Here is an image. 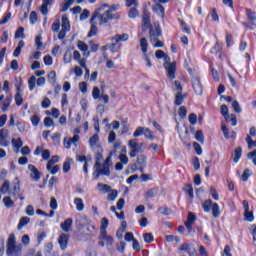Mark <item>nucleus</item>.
Wrapping results in <instances>:
<instances>
[{
    "mask_svg": "<svg viewBox=\"0 0 256 256\" xmlns=\"http://www.w3.org/2000/svg\"><path fill=\"white\" fill-rule=\"evenodd\" d=\"M117 7L115 5L110 6L109 4H102L94 10L90 18V31L88 37H95L99 31V27H106L107 29H113L111 21L119 19V14L115 13Z\"/></svg>",
    "mask_w": 256,
    "mask_h": 256,
    "instance_id": "1",
    "label": "nucleus"
},
{
    "mask_svg": "<svg viewBox=\"0 0 256 256\" xmlns=\"http://www.w3.org/2000/svg\"><path fill=\"white\" fill-rule=\"evenodd\" d=\"M101 161H103V154L98 153L95 158L93 172V176L96 177V179H99L101 175H104L105 177H109V175H111V170L109 169V167L113 165V162L111 161V156L109 155L103 164H101Z\"/></svg>",
    "mask_w": 256,
    "mask_h": 256,
    "instance_id": "2",
    "label": "nucleus"
},
{
    "mask_svg": "<svg viewBox=\"0 0 256 256\" xmlns=\"http://www.w3.org/2000/svg\"><path fill=\"white\" fill-rule=\"evenodd\" d=\"M157 59H164V69L166 70L168 79H175V71H177V63L171 62V57L162 50L155 52Z\"/></svg>",
    "mask_w": 256,
    "mask_h": 256,
    "instance_id": "3",
    "label": "nucleus"
},
{
    "mask_svg": "<svg viewBox=\"0 0 256 256\" xmlns=\"http://www.w3.org/2000/svg\"><path fill=\"white\" fill-rule=\"evenodd\" d=\"M161 35V26L159 23L154 24V28H150L149 32V40L150 43H152L153 47L155 48H161L163 47V42L159 40V37Z\"/></svg>",
    "mask_w": 256,
    "mask_h": 256,
    "instance_id": "4",
    "label": "nucleus"
},
{
    "mask_svg": "<svg viewBox=\"0 0 256 256\" xmlns=\"http://www.w3.org/2000/svg\"><path fill=\"white\" fill-rule=\"evenodd\" d=\"M7 256H21V246H17L15 234H11L7 242Z\"/></svg>",
    "mask_w": 256,
    "mask_h": 256,
    "instance_id": "5",
    "label": "nucleus"
},
{
    "mask_svg": "<svg viewBox=\"0 0 256 256\" xmlns=\"http://www.w3.org/2000/svg\"><path fill=\"white\" fill-rule=\"evenodd\" d=\"M144 145V143H137L135 139L129 140L128 147L130 149V157H137L138 153H143V151H145L143 148Z\"/></svg>",
    "mask_w": 256,
    "mask_h": 256,
    "instance_id": "6",
    "label": "nucleus"
},
{
    "mask_svg": "<svg viewBox=\"0 0 256 256\" xmlns=\"http://www.w3.org/2000/svg\"><path fill=\"white\" fill-rule=\"evenodd\" d=\"M100 241L98 242V245H101L102 247H107L109 251L113 249V237L107 235V230L100 231Z\"/></svg>",
    "mask_w": 256,
    "mask_h": 256,
    "instance_id": "7",
    "label": "nucleus"
},
{
    "mask_svg": "<svg viewBox=\"0 0 256 256\" xmlns=\"http://www.w3.org/2000/svg\"><path fill=\"white\" fill-rule=\"evenodd\" d=\"M141 135H144V137L146 139H149L150 141H153V139H155V135H153V131H151V129L149 128L138 127L133 133V137H141Z\"/></svg>",
    "mask_w": 256,
    "mask_h": 256,
    "instance_id": "8",
    "label": "nucleus"
},
{
    "mask_svg": "<svg viewBox=\"0 0 256 256\" xmlns=\"http://www.w3.org/2000/svg\"><path fill=\"white\" fill-rule=\"evenodd\" d=\"M192 87L196 95H203V84H201V79L194 76L192 78Z\"/></svg>",
    "mask_w": 256,
    "mask_h": 256,
    "instance_id": "9",
    "label": "nucleus"
},
{
    "mask_svg": "<svg viewBox=\"0 0 256 256\" xmlns=\"http://www.w3.org/2000/svg\"><path fill=\"white\" fill-rule=\"evenodd\" d=\"M95 229V226L88 224V226L84 228L78 229L80 237H84V239H91V233Z\"/></svg>",
    "mask_w": 256,
    "mask_h": 256,
    "instance_id": "10",
    "label": "nucleus"
},
{
    "mask_svg": "<svg viewBox=\"0 0 256 256\" xmlns=\"http://www.w3.org/2000/svg\"><path fill=\"white\" fill-rule=\"evenodd\" d=\"M88 225H91V220L87 218V216L80 215L76 219V226L77 229H83L84 227H87Z\"/></svg>",
    "mask_w": 256,
    "mask_h": 256,
    "instance_id": "11",
    "label": "nucleus"
},
{
    "mask_svg": "<svg viewBox=\"0 0 256 256\" xmlns=\"http://www.w3.org/2000/svg\"><path fill=\"white\" fill-rule=\"evenodd\" d=\"M145 167H147V156H138L136 161V168L139 169L140 173H143L145 171Z\"/></svg>",
    "mask_w": 256,
    "mask_h": 256,
    "instance_id": "12",
    "label": "nucleus"
},
{
    "mask_svg": "<svg viewBox=\"0 0 256 256\" xmlns=\"http://www.w3.org/2000/svg\"><path fill=\"white\" fill-rule=\"evenodd\" d=\"M28 170H30V177L33 181H39L41 179V172L35 167V165H28Z\"/></svg>",
    "mask_w": 256,
    "mask_h": 256,
    "instance_id": "13",
    "label": "nucleus"
},
{
    "mask_svg": "<svg viewBox=\"0 0 256 256\" xmlns=\"http://www.w3.org/2000/svg\"><path fill=\"white\" fill-rule=\"evenodd\" d=\"M111 41L112 43H117L118 45L119 43H125L129 41V34L127 33L117 34L114 37H112Z\"/></svg>",
    "mask_w": 256,
    "mask_h": 256,
    "instance_id": "14",
    "label": "nucleus"
},
{
    "mask_svg": "<svg viewBox=\"0 0 256 256\" xmlns=\"http://www.w3.org/2000/svg\"><path fill=\"white\" fill-rule=\"evenodd\" d=\"M58 243L61 249H67V244L69 243V236L67 234H61Z\"/></svg>",
    "mask_w": 256,
    "mask_h": 256,
    "instance_id": "15",
    "label": "nucleus"
},
{
    "mask_svg": "<svg viewBox=\"0 0 256 256\" xmlns=\"http://www.w3.org/2000/svg\"><path fill=\"white\" fill-rule=\"evenodd\" d=\"M71 225H73V219L68 218L63 223L60 224V227L65 233H69L71 230Z\"/></svg>",
    "mask_w": 256,
    "mask_h": 256,
    "instance_id": "16",
    "label": "nucleus"
},
{
    "mask_svg": "<svg viewBox=\"0 0 256 256\" xmlns=\"http://www.w3.org/2000/svg\"><path fill=\"white\" fill-rule=\"evenodd\" d=\"M152 11H154V13H157L158 15H160V17H165V8L163 6H161V4L156 3L153 7H152Z\"/></svg>",
    "mask_w": 256,
    "mask_h": 256,
    "instance_id": "17",
    "label": "nucleus"
},
{
    "mask_svg": "<svg viewBox=\"0 0 256 256\" xmlns=\"http://www.w3.org/2000/svg\"><path fill=\"white\" fill-rule=\"evenodd\" d=\"M62 30L64 31H71V25L69 24V18H67V15L62 16V24H61Z\"/></svg>",
    "mask_w": 256,
    "mask_h": 256,
    "instance_id": "18",
    "label": "nucleus"
},
{
    "mask_svg": "<svg viewBox=\"0 0 256 256\" xmlns=\"http://www.w3.org/2000/svg\"><path fill=\"white\" fill-rule=\"evenodd\" d=\"M241 155H243V149L241 147H237L234 150V158H233L234 163H239V159H241Z\"/></svg>",
    "mask_w": 256,
    "mask_h": 256,
    "instance_id": "19",
    "label": "nucleus"
},
{
    "mask_svg": "<svg viewBox=\"0 0 256 256\" xmlns=\"http://www.w3.org/2000/svg\"><path fill=\"white\" fill-rule=\"evenodd\" d=\"M29 221H31V219L29 217H27V216L22 217L18 224V230L21 231V229H23V227H26V225H29Z\"/></svg>",
    "mask_w": 256,
    "mask_h": 256,
    "instance_id": "20",
    "label": "nucleus"
},
{
    "mask_svg": "<svg viewBox=\"0 0 256 256\" xmlns=\"http://www.w3.org/2000/svg\"><path fill=\"white\" fill-rule=\"evenodd\" d=\"M10 187H11V183L9 182V180H5L0 189L2 195H7L9 193Z\"/></svg>",
    "mask_w": 256,
    "mask_h": 256,
    "instance_id": "21",
    "label": "nucleus"
},
{
    "mask_svg": "<svg viewBox=\"0 0 256 256\" xmlns=\"http://www.w3.org/2000/svg\"><path fill=\"white\" fill-rule=\"evenodd\" d=\"M185 101V95H183V92L176 93L174 103L175 105H183V102Z\"/></svg>",
    "mask_w": 256,
    "mask_h": 256,
    "instance_id": "22",
    "label": "nucleus"
},
{
    "mask_svg": "<svg viewBox=\"0 0 256 256\" xmlns=\"http://www.w3.org/2000/svg\"><path fill=\"white\" fill-rule=\"evenodd\" d=\"M74 205H76L77 211H83V209H85V204L83 203V199L81 198H75Z\"/></svg>",
    "mask_w": 256,
    "mask_h": 256,
    "instance_id": "23",
    "label": "nucleus"
},
{
    "mask_svg": "<svg viewBox=\"0 0 256 256\" xmlns=\"http://www.w3.org/2000/svg\"><path fill=\"white\" fill-rule=\"evenodd\" d=\"M129 19H137L139 17V10L137 7H132L128 12Z\"/></svg>",
    "mask_w": 256,
    "mask_h": 256,
    "instance_id": "24",
    "label": "nucleus"
},
{
    "mask_svg": "<svg viewBox=\"0 0 256 256\" xmlns=\"http://www.w3.org/2000/svg\"><path fill=\"white\" fill-rule=\"evenodd\" d=\"M98 191L101 193H111V186L103 183L98 184Z\"/></svg>",
    "mask_w": 256,
    "mask_h": 256,
    "instance_id": "25",
    "label": "nucleus"
},
{
    "mask_svg": "<svg viewBox=\"0 0 256 256\" xmlns=\"http://www.w3.org/2000/svg\"><path fill=\"white\" fill-rule=\"evenodd\" d=\"M16 105H21L23 103V93L21 92V88L17 87V94L15 95Z\"/></svg>",
    "mask_w": 256,
    "mask_h": 256,
    "instance_id": "26",
    "label": "nucleus"
},
{
    "mask_svg": "<svg viewBox=\"0 0 256 256\" xmlns=\"http://www.w3.org/2000/svg\"><path fill=\"white\" fill-rule=\"evenodd\" d=\"M140 47L143 54L147 53V49L149 47V43L147 42V38L140 39Z\"/></svg>",
    "mask_w": 256,
    "mask_h": 256,
    "instance_id": "27",
    "label": "nucleus"
},
{
    "mask_svg": "<svg viewBox=\"0 0 256 256\" xmlns=\"http://www.w3.org/2000/svg\"><path fill=\"white\" fill-rule=\"evenodd\" d=\"M202 207L205 213H209V211H211V207H213V201H211V199L205 200Z\"/></svg>",
    "mask_w": 256,
    "mask_h": 256,
    "instance_id": "28",
    "label": "nucleus"
},
{
    "mask_svg": "<svg viewBox=\"0 0 256 256\" xmlns=\"http://www.w3.org/2000/svg\"><path fill=\"white\" fill-rule=\"evenodd\" d=\"M195 221H197V216H195V213L189 212L187 221L185 222V224L195 225Z\"/></svg>",
    "mask_w": 256,
    "mask_h": 256,
    "instance_id": "29",
    "label": "nucleus"
},
{
    "mask_svg": "<svg viewBox=\"0 0 256 256\" xmlns=\"http://www.w3.org/2000/svg\"><path fill=\"white\" fill-rule=\"evenodd\" d=\"M212 215H213V217H215V219H217V217H219V215H221V210L219 208V204H217V203L212 204Z\"/></svg>",
    "mask_w": 256,
    "mask_h": 256,
    "instance_id": "30",
    "label": "nucleus"
},
{
    "mask_svg": "<svg viewBox=\"0 0 256 256\" xmlns=\"http://www.w3.org/2000/svg\"><path fill=\"white\" fill-rule=\"evenodd\" d=\"M244 219L245 221H248V223H253L255 217L253 216V212L249 210H245L244 212Z\"/></svg>",
    "mask_w": 256,
    "mask_h": 256,
    "instance_id": "31",
    "label": "nucleus"
},
{
    "mask_svg": "<svg viewBox=\"0 0 256 256\" xmlns=\"http://www.w3.org/2000/svg\"><path fill=\"white\" fill-rule=\"evenodd\" d=\"M55 163H59V156L58 155L52 156V158L48 161L46 169L51 170V166L55 165Z\"/></svg>",
    "mask_w": 256,
    "mask_h": 256,
    "instance_id": "32",
    "label": "nucleus"
},
{
    "mask_svg": "<svg viewBox=\"0 0 256 256\" xmlns=\"http://www.w3.org/2000/svg\"><path fill=\"white\" fill-rule=\"evenodd\" d=\"M37 84V78L35 76H31L28 80V87L30 91H33L35 89Z\"/></svg>",
    "mask_w": 256,
    "mask_h": 256,
    "instance_id": "33",
    "label": "nucleus"
},
{
    "mask_svg": "<svg viewBox=\"0 0 256 256\" xmlns=\"http://www.w3.org/2000/svg\"><path fill=\"white\" fill-rule=\"evenodd\" d=\"M221 111V115H223L224 119H228L229 116L231 115L229 113V107H227V105L223 104L220 108Z\"/></svg>",
    "mask_w": 256,
    "mask_h": 256,
    "instance_id": "34",
    "label": "nucleus"
},
{
    "mask_svg": "<svg viewBox=\"0 0 256 256\" xmlns=\"http://www.w3.org/2000/svg\"><path fill=\"white\" fill-rule=\"evenodd\" d=\"M143 25L144 27H146V29H149V27H151V18L147 13H144L143 15Z\"/></svg>",
    "mask_w": 256,
    "mask_h": 256,
    "instance_id": "35",
    "label": "nucleus"
},
{
    "mask_svg": "<svg viewBox=\"0 0 256 256\" xmlns=\"http://www.w3.org/2000/svg\"><path fill=\"white\" fill-rule=\"evenodd\" d=\"M48 81L49 83H51L52 85H55V83L57 82V73L55 71H51L48 74Z\"/></svg>",
    "mask_w": 256,
    "mask_h": 256,
    "instance_id": "36",
    "label": "nucleus"
},
{
    "mask_svg": "<svg viewBox=\"0 0 256 256\" xmlns=\"http://www.w3.org/2000/svg\"><path fill=\"white\" fill-rule=\"evenodd\" d=\"M12 143H13L14 147L16 148V153H18L19 149H21V147H23V141L21 140V138L13 139Z\"/></svg>",
    "mask_w": 256,
    "mask_h": 256,
    "instance_id": "37",
    "label": "nucleus"
},
{
    "mask_svg": "<svg viewBox=\"0 0 256 256\" xmlns=\"http://www.w3.org/2000/svg\"><path fill=\"white\" fill-rule=\"evenodd\" d=\"M98 142H99V135L94 134L89 140V145H90V147L93 148L97 145Z\"/></svg>",
    "mask_w": 256,
    "mask_h": 256,
    "instance_id": "38",
    "label": "nucleus"
},
{
    "mask_svg": "<svg viewBox=\"0 0 256 256\" xmlns=\"http://www.w3.org/2000/svg\"><path fill=\"white\" fill-rule=\"evenodd\" d=\"M3 203L5 205V207L11 208L13 207V205H15V202L13 200H11V197L6 196L3 198Z\"/></svg>",
    "mask_w": 256,
    "mask_h": 256,
    "instance_id": "39",
    "label": "nucleus"
},
{
    "mask_svg": "<svg viewBox=\"0 0 256 256\" xmlns=\"http://www.w3.org/2000/svg\"><path fill=\"white\" fill-rule=\"evenodd\" d=\"M25 29L23 27L18 28L15 33V39H25Z\"/></svg>",
    "mask_w": 256,
    "mask_h": 256,
    "instance_id": "40",
    "label": "nucleus"
},
{
    "mask_svg": "<svg viewBox=\"0 0 256 256\" xmlns=\"http://www.w3.org/2000/svg\"><path fill=\"white\" fill-rule=\"evenodd\" d=\"M195 139L198 141V143H204L205 136L203 135V131L198 130L195 134Z\"/></svg>",
    "mask_w": 256,
    "mask_h": 256,
    "instance_id": "41",
    "label": "nucleus"
},
{
    "mask_svg": "<svg viewBox=\"0 0 256 256\" xmlns=\"http://www.w3.org/2000/svg\"><path fill=\"white\" fill-rule=\"evenodd\" d=\"M184 191L190 199H193V186L191 184L186 185Z\"/></svg>",
    "mask_w": 256,
    "mask_h": 256,
    "instance_id": "42",
    "label": "nucleus"
},
{
    "mask_svg": "<svg viewBox=\"0 0 256 256\" xmlns=\"http://www.w3.org/2000/svg\"><path fill=\"white\" fill-rule=\"evenodd\" d=\"M92 97L93 99L97 100L101 97V90H99V87H94L92 90Z\"/></svg>",
    "mask_w": 256,
    "mask_h": 256,
    "instance_id": "43",
    "label": "nucleus"
},
{
    "mask_svg": "<svg viewBox=\"0 0 256 256\" xmlns=\"http://www.w3.org/2000/svg\"><path fill=\"white\" fill-rule=\"evenodd\" d=\"M59 29H61V22L59 19H57L53 24H52V31L54 33H59Z\"/></svg>",
    "mask_w": 256,
    "mask_h": 256,
    "instance_id": "44",
    "label": "nucleus"
},
{
    "mask_svg": "<svg viewBox=\"0 0 256 256\" xmlns=\"http://www.w3.org/2000/svg\"><path fill=\"white\" fill-rule=\"evenodd\" d=\"M178 115L181 119H185V117H187V108L185 106H181L178 110Z\"/></svg>",
    "mask_w": 256,
    "mask_h": 256,
    "instance_id": "45",
    "label": "nucleus"
},
{
    "mask_svg": "<svg viewBox=\"0 0 256 256\" xmlns=\"http://www.w3.org/2000/svg\"><path fill=\"white\" fill-rule=\"evenodd\" d=\"M143 239H144L145 243H153V240H154L153 234L145 233V234H143Z\"/></svg>",
    "mask_w": 256,
    "mask_h": 256,
    "instance_id": "46",
    "label": "nucleus"
},
{
    "mask_svg": "<svg viewBox=\"0 0 256 256\" xmlns=\"http://www.w3.org/2000/svg\"><path fill=\"white\" fill-rule=\"evenodd\" d=\"M71 159H68L67 161L64 162L63 164V171L64 173H69L71 171Z\"/></svg>",
    "mask_w": 256,
    "mask_h": 256,
    "instance_id": "47",
    "label": "nucleus"
},
{
    "mask_svg": "<svg viewBox=\"0 0 256 256\" xmlns=\"http://www.w3.org/2000/svg\"><path fill=\"white\" fill-rule=\"evenodd\" d=\"M232 108L234 109L235 113H241V105L237 100L232 102Z\"/></svg>",
    "mask_w": 256,
    "mask_h": 256,
    "instance_id": "48",
    "label": "nucleus"
},
{
    "mask_svg": "<svg viewBox=\"0 0 256 256\" xmlns=\"http://www.w3.org/2000/svg\"><path fill=\"white\" fill-rule=\"evenodd\" d=\"M188 121L191 123V125H197V115L195 113H191L188 116Z\"/></svg>",
    "mask_w": 256,
    "mask_h": 256,
    "instance_id": "49",
    "label": "nucleus"
},
{
    "mask_svg": "<svg viewBox=\"0 0 256 256\" xmlns=\"http://www.w3.org/2000/svg\"><path fill=\"white\" fill-rule=\"evenodd\" d=\"M89 15H91V12H89V10L87 9L83 10V12L80 15V21H85L89 19Z\"/></svg>",
    "mask_w": 256,
    "mask_h": 256,
    "instance_id": "50",
    "label": "nucleus"
},
{
    "mask_svg": "<svg viewBox=\"0 0 256 256\" xmlns=\"http://www.w3.org/2000/svg\"><path fill=\"white\" fill-rule=\"evenodd\" d=\"M113 152H110V157L113 155V153H116L117 150L121 149V142L119 140L114 141L113 143Z\"/></svg>",
    "mask_w": 256,
    "mask_h": 256,
    "instance_id": "51",
    "label": "nucleus"
},
{
    "mask_svg": "<svg viewBox=\"0 0 256 256\" xmlns=\"http://www.w3.org/2000/svg\"><path fill=\"white\" fill-rule=\"evenodd\" d=\"M174 91H177V93H183V86H181V82L174 81Z\"/></svg>",
    "mask_w": 256,
    "mask_h": 256,
    "instance_id": "52",
    "label": "nucleus"
},
{
    "mask_svg": "<svg viewBox=\"0 0 256 256\" xmlns=\"http://www.w3.org/2000/svg\"><path fill=\"white\" fill-rule=\"evenodd\" d=\"M9 137V131L5 129L0 130V141H5Z\"/></svg>",
    "mask_w": 256,
    "mask_h": 256,
    "instance_id": "53",
    "label": "nucleus"
},
{
    "mask_svg": "<svg viewBox=\"0 0 256 256\" xmlns=\"http://www.w3.org/2000/svg\"><path fill=\"white\" fill-rule=\"evenodd\" d=\"M118 159L120 160V163L127 165L129 163V157H127L126 154H120Z\"/></svg>",
    "mask_w": 256,
    "mask_h": 256,
    "instance_id": "54",
    "label": "nucleus"
},
{
    "mask_svg": "<svg viewBox=\"0 0 256 256\" xmlns=\"http://www.w3.org/2000/svg\"><path fill=\"white\" fill-rule=\"evenodd\" d=\"M116 139H117V134H115L114 131H111L108 136V143H115V141H117Z\"/></svg>",
    "mask_w": 256,
    "mask_h": 256,
    "instance_id": "55",
    "label": "nucleus"
},
{
    "mask_svg": "<svg viewBox=\"0 0 256 256\" xmlns=\"http://www.w3.org/2000/svg\"><path fill=\"white\" fill-rule=\"evenodd\" d=\"M41 36H37L35 39V45L37 46V49L41 50L43 49V42H42Z\"/></svg>",
    "mask_w": 256,
    "mask_h": 256,
    "instance_id": "56",
    "label": "nucleus"
},
{
    "mask_svg": "<svg viewBox=\"0 0 256 256\" xmlns=\"http://www.w3.org/2000/svg\"><path fill=\"white\" fill-rule=\"evenodd\" d=\"M107 227H109V220L107 218H102L101 231H106Z\"/></svg>",
    "mask_w": 256,
    "mask_h": 256,
    "instance_id": "57",
    "label": "nucleus"
},
{
    "mask_svg": "<svg viewBox=\"0 0 256 256\" xmlns=\"http://www.w3.org/2000/svg\"><path fill=\"white\" fill-rule=\"evenodd\" d=\"M156 196H157V189H155V188L150 189L146 192L147 198L156 197Z\"/></svg>",
    "mask_w": 256,
    "mask_h": 256,
    "instance_id": "58",
    "label": "nucleus"
},
{
    "mask_svg": "<svg viewBox=\"0 0 256 256\" xmlns=\"http://www.w3.org/2000/svg\"><path fill=\"white\" fill-rule=\"evenodd\" d=\"M193 148L195 149L197 155H202L203 150L201 149V145H199V143L194 142L193 143Z\"/></svg>",
    "mask_w": 256,
    "mask_h": 256,
    "instance_id": "59",
    "label": "nucleus"
},
{
    "mask_svg": "<svg viewBox=\"0 0 256 256\" xmlns=\"http://www.w3.org/2000/svg\"><path fill=\"white\" fill-rule=\"evenodd\" d=\"M78 49H80V51H87V49H89V47L87 46V44H85V42L83 41H78Z\"/></svg>",
    "mask_w": 256,
    "mask_h": 256,
    "instance_id": "60",
    "label": "nucleus"
},
{
    "mask_svg": "<svg viewBox=\"0 0 256 256\" xmlns=\"http://www.w3.org/2000/svg\"><path fill=\"white\" fill-rule=\"evenodd\" d=\"M248 159H252V163L256 165V149L247 155Z\"/></svg>",
    "mask_w": 256,
    "mask_h": 256,
    "instance_id": "61",
    "label": "nucleus"
},
{
    "mask_svg": "<svg viewBox=\"0 0 256 256\" xmlns=\"http://www.w3.org/2000/svg\"><path fill=\"white\" fill-rule=\"evenodd\" d=\"M179 251H186V253H190L191 245L183 244L182 246L179 247Z\"/></svg>",
    "mask_w": 256,
    "mask_h": 256,
    "instance_id": "62",
    "label": "nucleus"
},
{
    "mask_svg": "<svg viewBox=\"0 0 256 256\" xmlns=\"http://www.w3.org/2000/svg\"><path fill=\"white\" fill-rule=\"evenodd\" d=\"M71 59H72V54L71 52L67 51L64 54V62L65 63H71Z\"/></svg>",
    "mask_w": 256,
    "mask_h": 256,
    "instance_id": "63",
    "label": "nucleus"
},
{
    "mask_svg": "<svg viewBox=\"0 0 256 256\" xmlns=\"http://www.w3.org/2000/svg\"><path fill=\"white\" fill-rule=\"evenodd\" d=\"M109 201H115L117 199V190H111V193L108 195Z\"/></svg>",
    "mask_w": 256,
    "mask_h": 256,
    "instance_id": "64",
    "label": "nucleus"
}]
</instances>
